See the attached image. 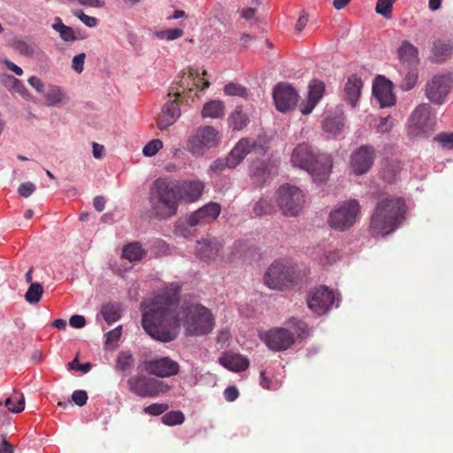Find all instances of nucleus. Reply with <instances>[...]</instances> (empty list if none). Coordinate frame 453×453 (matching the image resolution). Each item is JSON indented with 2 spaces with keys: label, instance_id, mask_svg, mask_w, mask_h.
<instances>
[{
  "label": "nucleus",
  "instance_id": "f257e3e1",
  "mask_svg": "<svg viewBox=\"0 0 453 453\" xmlns=\"http://www.w3.org/2000/svg\"><path fill=\"white\" fill-rule=\"evenodd\" d=\"M180 288L171 284L156 295L142 314L143 329L153 339L170 342L176 339L183 320L190 335H203L212 331L214 318L201 304H190L179 310Z\"/></svg>",
  "mask_w": 453,
  "mask_h": 453
},
{
  "label": "nucleus",
  "instance_id": "f03ea898",
  "mask_svg": "<svg viewBox=\"0 0 453 453\" xmlns=\"http://www.w3.org/2000/svg\"><path fill=\"white\" fill-rule=\"evenodd\" d=\"M406 203L403 197L388 196L378 201L371 217L370 227L374 235L395 231L405 219Z\"/></svg>",
  "mask_w": 453,
  "mask_h": 453
},
{
  "label": "nucleus",
  "instance_id": "7ed1b4c3",
  "mask_svg": "<svg viewBox=\"0 0 453 453\" xmlns=\"http://www.w3.org/2000/svg\"><path fill=\"white\" fill-rule=\"evenodd\" d=\"M151 217L166 220L175 216L180 203L173 180L164 178L155 180L148 194Z\"/></svg>",
  "mask_w": 453,
  "mask_h": 453
},
{
  "label": "nucleus",
  "instance_id": "20e7f679",
  "mask_svg": "<svg viewBox=\"0 0 453 453\" xmlns=\"http://www.w3.org/2000/svg\"><path fill=\"white\" fill-rule=\"evenodd\" d=\"M293 165L307 171L316 182L326 181L333 167L332 157L326 154H316L306 142L298 144L291 155Z\"/></svg>",
  "mask_w": 453,
  "mask_h": 453
},
{
  "label": "nucleus",
  "instance_id": "39448f33",
  "mask_svg": "<svg viewBox=\"0 0 453 453\" xmlns=\"http://www.w3.org/2000/svg\"><path fill=\"white\" fill-rule=\"evenodd\" d=\"M210 82L203 77H194L193 73L182 78L180 87L182 90L168 93L170 99L165 104L160 114L157 117V127L160 130H165L172 126L180 116V103L183 102L187 94L194 89V87L200 88L202 90L209 88Z\"/></svg>",
  "mask_w": 453,
  "mask_h": 453
},
{
  "label": "nucleus",
  "instance_id": "423d86ee",
  "mask_svg": "<svg viewBox=\"0 0 453 453\" xmlns=\"http://www.w3.org/2000/svg\"><path fill=\"white\" fill-rule=\"evenodd\" d=\"M257 154H265L266 150L255 140L250 138L241 139L232 149L226 157H220L214 160L210 165V171L213 173H220L225 169L235 168L251 151Z\"/></svg>",
  "mask_w": 453,
  "mask_h": 453
},
{
  "label": "nucleus",
  "instance_id": "0eeeda50",
  "mask_svg": "<svg viewBox=\"0 0 453 453\" xmlns=\"http://www.w3.org/2000/svg\"><path fill=\"white\" fill-rule=\"evenodd\" d=\"M300 275L295 265L275 261L267 269L264 280L272 289H288L298 283Z\"/></svg>",
  "mask_w": 453,
  "mask_h": 453
},
{
  "label": "nucleus",
  "instance_id": "6e6552de",
  "mask_svg": "<svg viewBox=\"0 0 453 453\" xmlns=\"http://www.w3.org/2000/svg\"><path fill=\"white\" fill-rule=\"evenodd\" d=\"M359 212L360 205L357 200L344 201L331 211L328 224L335 230L344 231L354 225Z\"/></svg>",
  "mask_w": 453,
  "mask_h": 453
},
{
  "label": "nucleus",
  "instance_id": "1a4fd4ad",
  "mask_svg": "<svg viewBox=\"0 0 453 453\" xmlns=\"http://www.w3.org/2000/svg\"><path fill=\"white\" fill-rule=\"evenodd\" d=\"M436 123V118L432 114L429 104H418L412 111L409 119L408 134L410 136H419L431 134Z\"/></svg>",
  "mask_w": 453,
  "mask_h": 453
},
{
  "label": "nucleus",
  "instance_id": "9d476101",
  "mask_svg": "<svg viewBox=\"0 0 453 453\" xmlns=\"http://www.w3.org/2000/svg\"><path fill=\"white\" fill-rule=\"evenodd\" d=\"M277 203L285 216L296 217L303 208L304 195L299 188L285 184L278 190Z\"/></svg>",
  "mask_w": 453,
  "mask_h": 453
},
{
  "label": "nucleus",
  "instance_id": "9b49d317",
  "mask_svg": "<svg viewBox=\"0 0 453 453\" xmlns=\"http://www.w3.org/2000/svg\"><path fill=\"white\" fill-rule=\"evenodd\" d=\"M219 136L218 131L211 126L198 127L188 141L189 152L195 157H201L204 153L218 146Z\"/></svg>",
  "mask_w": 453,
  "mask_h": 453
},
{
  "label": "nucleus",
  "instance_id": "f8f14e48",
  "mask_svg": "<svg viewBox=\"0 0 453 453\" xmlns=\"http://www.w3.org/2000/svg\"><path fill=\"white\" fill-rule=\"evenodd\" d=\"M127 383L133 394L142 398L154 397L169 388L163 381L146 375L130 377Z\"/></svg>",
  "mask_w": 453,
  "mask_h": 453
},
{
  "label": "nucleus",
  "instance_id": "ddd939ff",
  "mask_svg": "<svg viewBox=\"0 0 453 453\" xmlns=\"http://www.w3.org/2000/svg\"><path fill=\"white\" fill-rule=\"evenodd\" d=\"M453 81L448 73L434 75L425 86L426 98L434 104H442L449 95Z\"/></svg>",
  "mask_w": 453,
  "mask_h": 453
},
{
  "label": "nucleus",
  "instance_id": "4468645a",
  "mask_svg": "<svg viewBox=\"0 0 453 453\" xmlns=\"http://www.w3.org/2000/svg\"><path fill=\"white\" fill-rule=\"evenodd\" d=\"M273 96L276 109L281 112L293 111L299 98L296 90L291 85L284 82H280L275 86Z\"/></svg>",
  "mask_w": 453,
  "mask_h": 453
},
{
  "label": "nucleus",
  "instance_id": "2eb2a0df",
  "mask_svg": "<svg viewBox=\"0 0 453 453\" xmlns=\"http://www.w3.org/2000/svg\"><path fill=\"white\" fill-rule=\"evenodd\" d=\"M261 338L266 346L273 351L286 350L295 342L294 333L283 327L271 329Z\"/></svg>",
  "mask_w": 453,
  "mask_h": 453
},
{
  "label": "nucleus",
  "instance_id": "dca6fc26",
  "mask_svg": "<svg viewBox=\"0 0 453 453\" xmlns=\"http://www.w3.org/2000/svg\"><path fill=\"white\" fill-rule=\"evenodd\" d=\"M334 302V292L325 286L311 291L307 298L309 309L318 315L326 313Z\"/></svg>",
  "mask_w": 453,
  "mask_h": 453
},
{
  "label": "nucleus",
  "instance_id": "f3484780",
  "mask_svg": "<svg viewBox=\"0 0 453 453\" xmlns=\"http://www.w3.org/2000/svg\"><path fill=\"white\" fill-rule=\"evenodd\" d=\"M375 159V150L370 145H362L350 156V168L354 174L363 175L372 166Z\"/></svg>",
  "mask_w": 453,
  "mask_h": 453
},
{
  "label": "nucleus",
  "instance_id": "a211bd4d",
  "mask_svg": "<svg viewBox=\"0 0 453 453\" xmlns=\"http://www.w3.org/2000/svg\"><path fill=\"white\" fill-rule=\"evenodd\" d=\"M220 211L221 208L219 203H209L190 214L187 219V223L189 226L209 224L219 217Z\"/></svg>",
  "mask_w": 453,
  "mask_h": 453
},
{
  "label": "nucleus",
  "instance_id": "6ab92c4d",
  "mask_svg": "<svg viewBox=\"0 0 453 453\" xmlns=\"http://www.w3.org/2000/svg\"><path fill=\"white\" fill-rule=\"evenodd\" d=\"M146 370L150 374L165 378L178 374L180 365L176 361L165 357L149 361L146 365Z\"/></svg>",
  "mask_w": 453,
  "mask_h": 453
},
{
  "label": "nucleus",
  "instance_id": "aec40b11",
  "mask_svg": "<svg viewBox=\"0 0 453 453\" xmlns=\"http://www.w3.org/2000/svg\"><path fill=\"white\" fill-rule=\"evenodd\" d=\"M174 181V186L178 189L180 202H195L202 195L203 190V183L200 180H184Z\"/></svg>",
  "mask_w": 453,
  "mask_h": 453
},
{
  "label": "nucleus",
  "instance_id": "412c9836",
  "mask_svg": "<svg viewBox=\"0 0 453 453\" xmlns=\"http://www.w3.org/2000/svg\"><path fill=\"white\" fill-rule=\"evenodd\" d=\"M325 92V85L322 81H312L309 84V91L306 102L300 104V111L303 115H307L312 111L316 104L323 96Z\"/></svg>",
  "mask_w": 453,
  "mask_h": 453
},
{
  "label": "nucleus",
  "instance_id": "4be33fe9",
  "mask_svg": "<svg viewBox=\"0 0 453 453\" xmlns=\"http://www.w3.org/2000/svg\"><path fill=\"white\" fill-rule=\"evenodd\" d=\"M372 93L380 107H388L395 104V96L392 92V83L381 79L373 84Z\"/></svg>",
  "mask_w": 453,
  "mask_h": 453
},
{
  "label": "nucleus",
  "instance_id": "5701e85b",
  "mask_svg": "<svg viewBox=\"0 0 453 453\" xmlns=\"http://www.w3.org/2000/svg\"><path fill=\"white\" fill-rule=\"evenodd\" d=\"M221 244L215 239L198 241L196 246L197 257L205 261L215 260L221 250Z\"/></svg>",
  "mask_w": 453,
  "mask_h": 453
},
{
  "label": "nucleus",
  "instance_id": "b1692460",
  "mask_svg": "<svg viewBox=\"0 0 453 453\" xmlns=\"http://www.w3.org/2000/svg\"><path fill=\"white\" fill-rule=\"evenodd\" d=\"M362 80L357 75L350 76L344 87V100L355 107L361 95Z\"/></svg>",
  "mask_w": 453,
  "mask_h": 453
},
{
  "label": "nucleus",
  "instance_id": "393cba45",
  "mask_svg": "<svg viewBox=\"0 0 453 453\" xmlns=\"http://www.w3.org/2000/svg\"><path fill=\"white\" fill-rule=\"evenodd\" d=\"M453 51V43L451 41L436 40L434 42L431 50V59L436 63H442L450 58Z\"/></svg>",
  "mask_w": 453,
  "mask_h": 453
},
{
  "label": "nucleus",
  "instance_id": "a878e982",
  "mask_svg": "<svg viewBox=\"0 0 453 453\" xmlns=\"http://www.w3.org/2000/svg\"><path fill=\"white\" fill-rule=\"evenodd\" d=\"M399 72L401 73L402 79L399 81V88L403 91H410L414 88L418 80V65L412 66H400Z\"/></svg>",
  "mask_w": 453,
  "mask_h": 453
},
{
  "label": "nucleus",
  "instance_id": "bb28decb",
  "mask_svg": "<svg viewBox=\"0 0 453 453\" xmlns=\"http://www.w3.org/2000/svg\"><path fill=\"white\" fill-rule=\"evenodd\" d=\"M219 362L233 372H242L249 367V360L239 354H224L219 357Z\"/></svg>",
  "mask_w": 453,
  "mask_h": 453
},
{
  "label": "nucleus",
  "instance_id": "cd10ccee",
  "mask_svg": "<svg viewBox=\"0 0 453 453\" xmlns=\"http://www.w3.org/2000/svg\"><path fill=\"white\" fill-rule=\"evenodd\" d=\"M418 49L414 47L411 43L408 42H403L401 47L398 50V56L401 61V66L407 65H418Z\"/></svg>",
  "mask_w": 453,
  "mask_h": 453
},
{
  "label": "nucleus",
  "instance_id": "c85d7f7f",
  "mask_svg": "<svg viewBox=\"0 0 453 453\" xmlns=\"http://www.w3.org/2000/svg\"><path fill=\"white\" fill-rule=\"evenodd\" d=\"M43 98L47 106H57L66 102V96L62 89L56 85H50L43 93Z\"/></svg>",
  "mask_w": 453,
  "mask_h": 453
},
{
  "label": "nucleus",
  "instance_id": "c756f323",
  "mask_svg": "<svg viewBox=\"0 0 453 453\" xmlns=\"http://www.w3.org/2000/svg\"><path fill=\"white\" fill-rule=\"evenodd\" d=\"M1 82L8 88L12 89L24 98H27L29 96L28 90L24 83L19 79L10 74H3L0 77Z\"/></svg>",
  "mask_w": 453,
  "mask_h": 453
},
{
  "label": "nucleus",
  "instance_id": "7c9ffc66",
  "mask_svg": "<svg viewBox=\"0 0 453 453\" xmlns=\"http://www.w3.org/2000/svg\"><path fill=\"white\" fill-rule=\"evenodd\" d=\"M225 105L219 100L206 103L202 110L203 118L219 119L224 116Z\"/></svg>",
  "mask_w": 453,
  "mask_h": 453
},
{
  "label": "nucleus",
  "instance_id": "2f4dec72",
  "mask_svg": "<svg viewBox=\"0 0 453 453\" xmlns=\"http://www.w3.org/2000/svg\"><path fill=\"white\" fill-rule=\"evenodd\" d=\"M4 404L9 411L12 413H20L25 409V397L23 394L14 392L11 396L4 400Z\"/></svg>",
  "mask_w": 453,
  "mask_h": 453
},
{
  "label": "nucleus",
  "instance_id": "473e14b6",
  "mask_svg": "<svg viewBox=\"0 0 453 453\" xmlns=\"http://www.w3.org/2000/svg\"><path fill=\"white\" fill-rule=\"evenodd\" d=\"M145 254V250L139 242L129 243L124 246L122 250V257L130 262L142 259Z\"/></svg>",
  "mask_w": 453,
  "mask_h": 453
},
{
  "label": "nucleus",
  "instance_id": "72a5a7b5",
  "mask_svg": "<svg viewBox=\"0 0 453 453\" xmlns=\"http://www.w3.org/2000/svg\"><path fill=\"white\" fill-rule=\"evenodd\" d=\"M120 311L121 310L119 304L111 303L103 305L101 309V314L105 322L109 325L118 321L120 319Z\"/></svg>",
  "mask_w": 453,
  "mask_h": 453
},
{
  "label": "nucleus",
  "instance_id": "f704fd0d",
  "mask_svg": "<svg viewBox=\"0 0 453 453\" xmlns=\"http://www.w3.org/2000/svg\"><path fill=\"white\" fill-rule=\"evenodd\" d=\"M228 122L234 130H241L249 124L250 119L248 116L242 112V108L237 107L229 116Z\"/></svg>",
  "mask_w": 453,
  "mask_h": 453
},
{
  "label": "nucleus",
  "instance_id": "c9c22d12",
  "mask_svg": "<svg viewBox=\"0 0 453 453\" xmlns=\"http://www.w3.org/2000/svg\"><path fill=\"white\" fill-rule=\"evenodd\" d=\"M43 294V288L38 282L31 283L25 294V299L29 303H37L40 302Z\"/></svg>",
  "mask_w": 453,
  "mask_h": 453
},
{
  "label": "nucleus",
  "instance_id": "e433bc0d",
  "mask_svg": "<svg viewBox=\"0 0 453 453\" xmlns=\"http://www.w3.org/2000/svg\"><path fill=\"white\" fill-rule=\"evenodd\" d=\"M134 358L130 353L121 352L116 361V369L123 372H129L134 366Z\"/></svg>",
  "mask_w": 453,
  "mask_h": 453
},
{
  "label": "nucleus",
  "instance_id": "4c0bfd02",
  "mask_svg": "<svg viewBox=\"0 0 453 453\" xmlns=\"http://www.w3.org/2000/svg\"><path fill=\"white\" fill-rule=\"evenodd\" d=\"M344 126L343 119L340 117L327 118L323 124L324 131L334 135L340 134Z\"/></svg>",
  "mask_w": 453,
  "mask_h": 453
},
{
  "label": "nucleus",
  "instance_id": "58836bf2",
  "mask_svg": "<svg viewBox=\"0 0 453 453\" xmlns=\"http://www.w3.org/2000/svg\"><path fill=\"white\" fill-rule=\"evenodd\" d=\"M161 421L166 426L180 425L185 421V416L180 411H171L161 417Z\"/></svg>",
  "mask_w": 453,
  "mask_h": 453
},
{
  "label": "nucleus",
  "instance_id": "ea45409f",
  "mask_svg": "<svg viewBox=\"0 0 453 453\" xmlns=\"http://www.w3.org/2000/svg\"><path fill=\"white\" fill-rule=\"evenodd\" d=\"M398 172V166L396 165L386 163L380 171V176L385 181L392 183L396 180Z\"/></svg>",
  "mask_w": 453,
  "mask_h": 453
},
{
  "label": "nucleus",
  "instance_id": "a19ab883",
  "mask_svg": "<svg viewBox=\"0 0 453 453\" xmlns=\"http://www.w3.org/2000/svg\"><path fill=\"white\" fill-rule=\"evenodd\" d=\"M288 325L293 330L292 333L296 334L300 339H303L308 334V326L303 321L293 318L288 321Z\"/></svg>",
  "mask_w": 453,
  "mask_h": 453
},
{
  "label": "nucleus",
  "instance_id": "79ce46f5",
  "mask_svg": "<svg viewBox=\"0 0 453 453\" xmlns=\"http://www.w3.org/2000/svg\"><path fill=\"white\" fill-rule=\"evenodd\" d=\"M224 92L227 96L247 97V88L239 83L229 82L225 86Z\"/></svg>",
  "mask_w": 453,
  "mask_h": 453
},
{
  "label": "nucleus",
  "instance_id": "37998d69",
  "mask_svg": "<svg viewBox=\"0 0 453 453\" xmlns=\"http://www.w3.org/2000/svg\"><path fill=\"white\" fill-rule=\"evenodd\" d=\"M12 48L19 54L28 58L33 57L35 53L34 46L22 40H14Z\"/></svg>",
  "mask_w": 453,
  "mask_h": 453
},
{
  "label": "nucleus",
  "instance_id": "c03bdc74",
  "mask_svg": "<svg viewBox=\"0 0 453 453\" xmlns=\"http://www.w3.org/2000/svg\"><path fill=\"white\" fill-rule=\"evenodd\" d=\"M396 0H378L376 4V12L386 19H390L392 14L393 4Z\"/></svg>",
  "mask_w": 453,
  "mask_h": 453
},
{
  "label": "nucleus",
  "instance_id": "a18cd8bd",
  "mask_svg": "<svg viewBox=\"0 0 453 453\" xmlns=\"http://www.w3.org/2000/svg\"><path fill=\"white\" fill-rule=\"evenodd\" d=\"M184 32L180 28H173L155 32V36L161 40L173 41L183 35Z\"/></svg>",
  "mask_w": 453,
  "mask_h": 453
},
{
  "label": "nucleus",
  "instance_id": "49530a36",
  "mask_svg": "<svg viewBox=\"0 0 453 453\" xmlns=\"http://www.w3.org/2000/svg\"><path fill=\"white\" fill-rule=\"evenodd\" d=\"M254 213L257 216H264L271 214L273 211V205L272 203L266 199H260L253 208Z\"/></svg>",
  "mask_w": 453,
  "mask_h": 453
},
{
  "label": "nucleus",
  "instance_id": "de8ad7c7",
  "mask_svg": "<svg viewBox=\"0 0 453 453\" xmlns=\"http://www.w3.org/2000/svg\"><path fill=\"white\" fill-rule=\"evenodd\" d=\"M163 147V142L159 139H154L149 142L142 149V153L146 157H153Z\"/></svg>",
  "mask_w": 453,
  "mask_h": 453
},
{
  "label": "nucleus",
  "instance_id": "09e8293b",
  "mask_svg": "<svg viewBox=\"0 0 453 453\" xmlns=\"http://www.w3.org/2000/svg\"><path fill=\"white\" fill-rule=\"evenodd\" d=\"M271 173L268 165L265 161H257L250 166V173L256 177H264L266 173Z\"/></svg>",
  "mask_w": 453,
  "mask_h": 453
},
{
  "label": "nucleus",
  "instance_id": "8fccbe9b",
  "mask_svg": "<svg viewBox=\"0 0 453 453\" xmlns=\"http://www.w3.org/2000/svg\"><path fill=\"white\" fill-rule=\"evenodd\" d=\"M442 147L453 150V133H441L434 138Z\"/></svg>",
  "mask_w": 453,
  "mask_h": 453
},
{
  "label": "nucleus",
  "instance_id": "3c124183",
  "mask_svg": "<svg viewBox=\"0 0 453 453\" xmlns=\"http://www.w3.org/2000/svg\"><path fill=\"white\" fill-rule=\"evenodd\" d=\"M168 409V405L165 403H152L143 409L144 413L157 416L163 414Z\"/></svg>",
  "mask_w": 453,
  "mask_h": 453
},
{
  "label": "nucleus",
  "instance_id": "603ef678",
  "mask_svg": "<svg viewBox=\"0 0 453 453\" xmlns=\"http://www.w3.org/2000/svg\"><path fill=\"white\" fill-rule=\"evenodd\" d=\"M73 14L88 27H95L97 24V19L95 17L86 15L81 10L74 11Z\"/></svg>",
  "mask_w": 453,
  "mask_h": 453
},
{
  "label": "nucleus",
  "instance_id": "864d4df0",
  "mask_svg": "<svg viewBox=\"0 0 453 453\" xmlns=\"http://www.w3.org/2000/svg\"><path fill=\"white\" fill-rule=\"evenodd\" d=\"M36 189L35 185L31 181L21 183L18 188V193L20 196L28 197Z\"/></svg>",
  "mask_w": 453,
  "mask_h": 453
},
{
  "label": "nucleus",
  "instance_id": "5fc2aeb1",
  "mask_svg": "<svg viewBox=\"0 0 453 453\" xmlns=\"http://www.w3.org/2000/svg\"><path fill=\"white\" fill-rule=\"evenodd\" d=\"M121 332H122L121 326H119L115 327L114 329L109 331L106 334L105 344L111 345L114 342H117L121 336Z\"/></svg>",
  "mask_w": 453,
  "mask_h": 453
},
{
  "label": "nucleus",
  "instance_id": "6e6d98bb",
  "mask_svg": "<svg viewBox=\"0 0 453 453\" xmlns=\"http://www.w3.org/2000/svg\"><path fill=\"white\" fill-rule=\"evenodd\" d=\"M72 400L78 406H83L88 401L87 392L84 390H75L72 395Z\"/></svg>",
  "mask_w": 453,
  "mask_h": 453
},
{
  "label": "nucleus",
  "instance_id": "4d7b16f0",
  "mask_svg": "<svg viewBox=\"0 0 453 453\" xmlns=\"http://www.w3.org/2000/svg\"><path fill=\"white\" fill-rule=\"evenodd\" d=\"M394 126V121L390 117L381 118L377 126V130L380 133H388Z\"/></svg>",
  "mask_w": 453,
  "mask_h": 453
},
{
  "label": "nucleus",
  "instance_id": "13d9d810",
  "mask_svg": "<svg viewBox=\"0 0 453 453\" xmlns=\"http://www.w3.org/2000/svg\"><path fill=\"white\" fill-rule=\"evenodd\" d=\"M85 57V53H81L74 56L72 60V68L79 73L83 71Z\"/></svg>",
  "mask_w": 453,
  "mask_h": 453
},
{
  "label": "nucleus",
  "instance_id": "bf43d9fd",
  "mask_svg": "<svg viewBox=\"0 0 453 453\" xmlns=\"http://www.w3.org/2000/svg\"><path fill=\"white\" fill-rule=\"evenodd\" d=\"M68 369L69 370H79L81 371L84 373H87L91 369V364L90 363H85L79 365L78 364V357H75L72 362L68 364Z\"/></svg>",
  "mask_w": 453,
  "mask_h": 453
},
{
  "label": "nucleus",
  "instance_id": "052dcab7",
  "mask_svg": "<svg viewBox=\"0 0 453 453\" xmlns=\"http://www.w3.org/2000/svg\"><path fill=\"white\" fill-rule=\"evenodd\" d=\"M238 396L239 391L234 386H229L224 390V397L228 402H234Z\"/></svg>",
  "mask_w": 453,
  "mask_h": 453
},
{
  "label": "nucleus",
  "instance_id": "680f3d73",
  "mask_svg": "<svg viewBox=\"0 0 453 453\" xmlns=\"http://www.w3.org/2000/svg\"><path fill=\"white\" fill-rule=\"evenodd\" d=\"M69 324L74 328H81L86 324V319L81 315H73L69 319Z\"/></svg>",
  "mask_w": 453,
  "mask_h": 453
},
{
  "label": "nucleus",
  "instance_id": "e2e57ef3",
  "mask_svg": "<svg viewBox=\"0 0 453 453\" xmlns=\"http://www.w3.org/2000/svg\"><path fill=\"white\" fill-rule=\"evenodd\" d=\"M28 84L39 93H43L44 84L41 79L36 76H31L27 80Z\"/></svg>",
  "mask_w": 453,
  "mask_h": 453
},
{
  "label": "nucleus",
  "instance_id": "0e129e2a",
  "mask_svg": "<svg viewBox=\"0 0 453 453\" xmlns=\"http://www.w3.org/2000/svg\"><path fill=\"white\" fill-rule=\"evenodd\" d=\"M60 37L65 42H73L76 40L74 32L72 27H66L59 33Z\"/></svg>",
  "mask_w": 453,
  "mask_h": 453
},
{
  "label": "nucleus",
  "instance_id": "69168bd1",
  "mask_svg": "<svg viewBox=\"0 0 453 453\" xmlns=\"http://www.w3.org/2000/svg\"><path fill=\"white\" fill-rule=\"evenodd\" d=\"M2 441L0 443V453H14L13 447L6 440V435H1Z\"/></svg>",
  "mask_w": 453,
  "mask_h": 453
},
{
  "label": "nucleus",
  "instance_id": "338daca9",
  "mask_svg": "<svg viewBox=\"0 0 453 453\" xmlns=\"http://www.w3.org/2000/svg\"><path fill=\"white\" fill-rule=\"evenodd\" d=\"M3 63L5 65V66L12 72H13L15 74L21 76L23 74V70L21 67L14 64L13 62L4 59Z\"/></svg>",
  "mask_w": 453,
  "mask_h": 453
},
{
  "label": "nucleus",
  "instance_id": "774afa93",
  "mask_svg": "<svg viewBox=\"0 0 453 453\" xmlns=\"http://www.w3.org/2000/svg\"><path fill=\"white\" fill-rule=\"evenodd\" d=\"M93 205L97 211H103L105 207V199L102 196L94 198Z\"/></svg>",
  "mask_w": 453,
  "mask_h": 453
}]
</instances>
